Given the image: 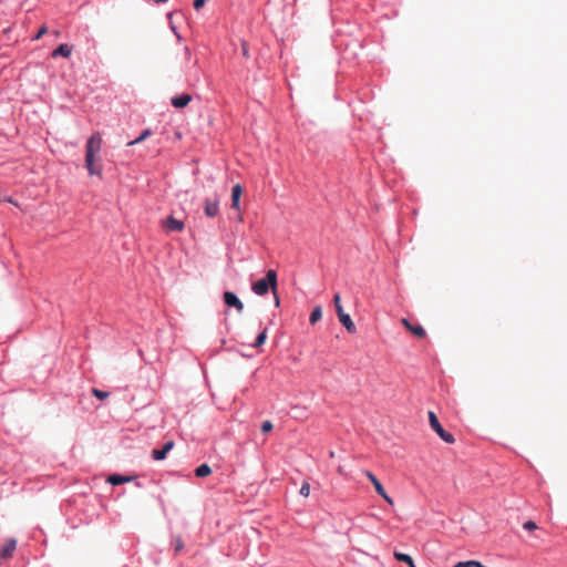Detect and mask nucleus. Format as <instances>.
<instances>
[{
  "mask_svg": "<svg viewBox=\"0 0 567 567\" xmlns=\"http://www.w3.org/2000/svg\"><path fill=\"white\" fill-rule=\"evenodd\" d=\"M102 137L99 132L93 133L85 144V167L90 175H102L101 165H96V155L100 154Z\"/></svg>",
  "mask_w": 567,
  "mask_h": 567,
  "instance_id": "nucleus-1",
  "label": "nucleus"
},
{
  "mask_svg": "<svg viewBox=\"0 0 567 567\" xmlns=\"http://www.w3.org/2000/svg\"><path fill=\"white\" fill-rule=\"evenodd\" d=\"M272 429H274V425H272V423H271L270 421H265V422H262V424H261V431H262L264 433H268V432H270Z\"/></svg>",
  "mask_w": 567,
  "mask_h": 567,
  "instance_id": "nucleus-25",
  "label": "nucleus"
},
{
  "mask_svg": "<svg viewBox=\"0 0 567 567\" xmlns=\"http://www.w3.org/2000/svg\"><path fill=\"white\" fill-rule=\"evenodd\" d=\"M243 195V187L236 184L231 189V208L239 210V200Z\"/></svg>",
  "mask_w": 567,
  "mask_h": 567,
  "instance_id": "nucleus-11",
  "label": "nucleus"
},
{
  "mask_svg": "<svg viewBox=\"0 0 567 567\" xmlns=\"http://www.w3.org/2000/svg\"><path fill=\"white\" fill-rule=\"evenodd\" d=\"M241 51H243V55L244 56H246V58L249 56L248 48H247V44L245 42L241 45Z\"/></svg>",
  "mask_w": 567,
  "mask_h": 567,
  "instance_id": "nucleus-30",
  "label": "nucleus"
},
{
  "mask_svg": "<svg viewBox=\"0 0 567 567\" xmlns=\"http://www.w3.org/2000/svg\"><path fill=\"white\" fill-rule=\"evenodd\" d=\"M106 481L112 485H120V484L130 482L131 477L114 474V475H110Z\"/></svg>",
  "mask_w": 567,
  "mask_h": 567,
  "instance_id": "nucleus-15",
  "label": "nucleus"
},
{
  "mask_svg": "<svg viewBox=\"0 0 567 567\" xmlns=\"http://www.w3.org/2000/svg\"><path fill=\"white\" fill-rule=\"evenodd\" d=\"M364 474L368 477V480L373 484L375 492L378 494L384 491V487L373 473H371L370 471H364Z\"/></svg>",
  "mask_w": 567,
  "mask_h": 567,
  "instance_id": "nucleus-14",
  "label": "nucleus"
},
{
  "mask_svg": "<svg viewBox=\"0 0 567 567\" xmlns=\"http://www.w3.org/2000/svg\"><path fill=\"white\" fill-rule=\"evenodd\" d=\"M17 547V542L13 538L8 539L0 548V559H6L12 556Z\"/></svg>",
  "mask_w": 567,
  "mask_h": 567,
  "instance_id": "nucleus-9",
  "label": "nucleus"
},
{
  "mask_svg": "<svg viewBox=\"0 0 567 567\" xmlns=\"http://www.w3.org/2000/svg\"><path fill=\"white\" fill-rule=\"evenodd\" d=\"M453 567H486L482 565L480 561L476 560H467V561H460L455 564Z\"/></svg>",
  "mask_w": 567,
  "mask_h": 567,
  "instance_id": "nucleus-19",
  "label": "nucleus"
},
{
  "mask_svg": "<svg viewBox=\"0 0 567 567\" xmlns=\"http://www.w3.org/2000/svg\"><path fill=\"white\" fill-rule=\"evenodd\" d=\"M333 302L336 306V311L341 324L348 330L350 333H354L357 331L355 324L353 323L351 317L344 312L341 305L340 293H336L333 297Z\"/></svg>",
  "mask_w": 567,
  "mask_h": 567,
  "instance_id": "nucleus-3",
  "label": "nucleus"
},
{
  "mask_svg": "<svg viewBox=\"0 0 567 567\" xmlns=\"http://www.w3.org/2000/svg\"><path fill=\"white\" fill-rule=\"evenodd\" d=\"M266 339H267V329L265 328L256 338V341L254 343V347L255 348H259L261 347L265 342H266Z\"/></svg>",
  "mask_w": 567,
  "mask_h": 567,
  "instance_id": "nucleus-20",
  "label": "nucleus"
},
{
  "mask_svg": "<svg viewBox=\"0 0 567 567\" xmlns=\"http://www.w3.org/2000/svg\"><path fill=\"white\" fill-rule=\"evenodd\" d=\"M429 422L431 429L447 444H453L455 442V439L452 433L445 431L441 423L439 422V419L436 414L433 411L429 412Z\"/></svg>",
  "mask_w": 567,
  "mask_h": 567,
  "instance_id": "nucleus-4",
  "label": "nucleus"
},
{
  "mask_svg": "<svg viewBox=\"0 0 567 567\" xmlns=\"http://www.w3.org/2000/svg\"><path fill=\"white\" fill-rule=\"evenodd\" d=\"M71 52H72V48L69 44L63 43V44H60L52 52V56L56 58V56L61 55V56H64V58H69L71 55Z\"/></svg>",
  "mask_w": 567,
  "mask_h": 567,
  "instance_id": "nucleus-13",
  "label": "nucleus"
},
{
  "mask_svg": "<svg viewBox=\"0 0 567 567\" xmlns=\"http://www.w3.org/2000/svg\"><path fill=\"white\" fill-rule=\"evenodd\" d=\"M224 301L229 307H235L236 310L240 313L244 310V303L238 299V297L230 291H226L224 293Z\"/></svg>",
  "mask_w": 567,
  "mask_h": 567,
  "instance_id": "nucleus-7",
  "label": "nucleus"
},
{
  "mask_svg": "<svg viewBox=\"0 0 567 567\" xmlns=\"http://www.w3.org/2000/svg\"><path fill=\"white\" fill-rule=\"evenodd\" d=\"M92 393L94 396H96L97 399L100 400H104L106 398H109L110 393L109 392H105V391H102V390H99V389H92Z\"/></svg>",
  "mask_w": 567,
  "mask_h": 567,
  "instance_id": "nucleus-23",
  "label": "nucleus"
},
{
  "mask_svg": "<svg viewBox=\"0 0 567 567\" xmlns=\"http://www.w3.org/2000/svg\"><path fill=\"white\" fill-rule=\"evenodd\" d=\"M275 295V303L276 306H279V297L277 296V292Z\"/></svg>",
  "mask_w": 567,
  "mask_h": 567,
  "instance_id": "nucleus-31",
  "label": "nucleus"
},
{
  "mask_svg": "<svg viewBox=\"0 0 567 567\" xmlns=\"http://www.w3.org/2000/svg\"><path fill=\"white\" fill-rule=\"evenodd\" d=\"M321 317H322V310H321V307L318 306L312 310L309 321L311 324H315L321 319Z\"/></svg>",
  "mask_w": 567,
  "mask_h": 567,
  "instance_id": "nucleus-18",
  "label": "nucleus"
},
{
  "mask_svg": "<svg viewBox=\"0 0 567 567\" xmlns=\"http://www.w3.org/2000/svg\"><path fill=\"white\" fill-rule=\"evenodd\" d=\"M192 101V96L189 94H182L174 96L171 102L172 105L176 109H183Z\"/></svg>",
  "mask_w": 567,
  "mask_h": 567,
  "instance_id": "nucleus-12",
  "label": "nucleus"
},
{
  "mask_svg": "<svg viewBox=\"0 0 567 567\" xmlns=\"http://www.w3.org/2000/svg\"><path fill=\"white\" fill-rule=\"evenodd\" d=\"M161 224L167 231L181 233L185 228L184 221L176 219L174 216H168Z\"/></svg>",
  "mask_w": 567,
  "mask_h": 567,
  "instance_id": "nucleus-5",
  "label": "nucleus"
},
{
  "mask_svg": "<svg viewBox=\"0 0 567 567\" xmlns=\"http://www.w3.org/2000/svg\"><path fill=\"white\" fill-rule=\"evenodd\" d=\"M174 447V442L173 441H168L164 444L163 449L161 450H153L152 451V456L154 460L156 461H162L166 457L167 453Z\"/></svg>",
  "mask_w": 567,
  "mask_h": 567,
  "instance_id": "nucleus-10",
  "label": "nucleus"
},
{
  "mask_svg": "<svg viewBox=\"0 0 567 567\" xmlns=\"http://www.w3.org/2000/svg\"><path fill=\"white\" fill-rule=\"evenodd\" d=\"M48 32V28L45 25L41 27L38 33L34 35V40L41 39Z\"/></svg>",
  "mask_w": 567,
  "mask_h": 567,
  "instance_id": "nucleus-26",
  "label": "nucleus"
},
{
  "mask_svg": "<svg viewBox=\"0 0 567 567\" xmlns=\"http://www.w3.org/2000/svg\"><path fill=\"white\" fill-rule=\"evenodd\" d=\"M206 1L207 0H195L193 4L195 10H199L200 8H203Z\"/></svg>",
  "mask_w": 567,
  "mask_h": 567,
  "instance_id": "nucleus-29",
  "label": "nucleus"
},
{
  "mask_svg": "<svg viewBox=\"0 0 567 567\" xmlns=\"http://www.w3.org/2000/svg\"><path fill=\"white\" fill-rule=\"evenodd\" d=\"M173 546H174L175 554H178V553H181L183 550L184 543H183V540H182V538L179 536H176L173 539Z\"/></svg>",
  "mask_w": 567,
  "mask_h": 567,
  "instance_id": "nucleus-21",
  "label": "nucleus"
},
{
  "mask_svg": "<svg viewBox=\"0 0 567 567\" xmlns=\"http://www.w3.org/2000/svg\"><path fill=\"white\" fill-rule=\"evenodd\" d=\"M523 527H524L525 529H527V530H534V529H536V528H537V525H536L534 522L528 520V522H526V523L524 524V526H523Z\"/></svg>",
  "mask_w": 567,
  "mask_h": 567,
  "instance_id": "nucleus-28",
  "label": "nucleus"
},
{
  "mask_svg": "<svg viewBox=\"0 0 567 567\" xmlns=\"http://www.w3.org/2000/svg\"><path fill=\"white\" fill-rule=\"evenodd\" d=\"M379 495L390 505H393V499L388 495V493L385 492V489L381 493H379Z\"/></svg>",
  "mask_w": 567,
  "mask_h": 567,
  "instance_id": "nucleus-27",
  "label": "nucleus"
},
{
  "mask_svg": "<svg viewBox=\"0 0 567 567\" xmlns=\"http://www.w3.org/2000/svg\"><path fill=\"white\" fill-rule=\"evenodd\" d=\"M151 135V131L150 130H145L136 140L130 142L127 145H135V144H138L141 143L142 141H144L147 136Z\"/></svg>",
  "mask_w": 567,
  "mask_h": 567,
  "instance_id": "nucleus-22",
  "label": "nucleus"
},
{
  "mask_svg": "<svg viewBox=\"0 0 567 567\" xmlns=\"http://www.w3.org/2000/svg\"><path fill=\"white\" fill-rule=\"evenodd\" d=\"M204 212L207 217H216L219 213V199L206 198L204 202Z\"/></svg>",
  "mask_w": 567,
  "mask_h": 567,
  "instance_id": "nucleus-6",
  "label": "nucleus"
},
{
  "mask_svg": "<svg viewBox=\"0 0 567 567\" xmlns=\"http://www.w3.org/2000/svg\"><path fill=\"white\" fill-rule=\"evenodd\" d=\"M212 473V468L208 464H202L195 470V475L197 477H206Z\"/></svg>",
  "mask_w": 567,
  "mask_h": 567,
  "instance_id": "nucleus-17",
  "label": "nucleus"
},
{
  "mask_svg": "<svg viewBox=\"0 0 567 567\" xmlns=\"http://www.w3.org/2000/svg\"><path fill=\"white\" fill-rule=\"evenodd\" d=\"M401 322L415 337L422 339L426 336V331L422 326L412 324L406 318H402Z\"/></svg>",
  "mask_w": 567,
  "mask_h": 567,
  "instance_id": "nucleus-8",
  "label": "nucleus"
},
{
  "mask_svg": "<svg viewBox=\"0 0 567 567\" xmlns=\"http://www.w3.org/2000/svg\"><path fill=\"white\" fill-rule=\"evenodd\" d=\"M277 287V272L272 269L268 270L266 277L254 282L251 286L252 291L258 296L266 295L271 288L272 292L276 293Z\"/></svg>",
  "mask_w": 567,
  "mask_h": 567,
  "instance_id": "nucleus-2",
  "label": "nucleus"
},
{
  "mask_svg": "<svg viewBox=\"0 0 567 567\" xmlns=\"http://www.w3.org/2000/svg\"><path fill=\"white\" fill-rule=\"evenodd\" d=\"M394 557L396 560L399 561H403V563H406L410 567H415L414 565V561L412 559L411 556H409L408 554H403V553H399V551H395L394 553Z\"/></svg>",
  "mask_w": 567,
  "mask_h": 567,
  "instance_id": "nucleus-16",
  "label": "nucleus"
},
{
  "mask_svg": "<svg viewBox=\"0 0 567 567\" xmlns=\"http://www.w3.org/2000/svg\"><path fill=\"white\" fill-rule=\"evenodd\" d=\"M300 495H302L303 497H308L309 494H310V484L308 482H305L302 485H301V488L299 491Z\"/></svg>",
  "mask_w": 567,
  "mask_h": 567,
  "instance_id": "nucleus-24",
  "label": "nucleus"
}]
</instances>
